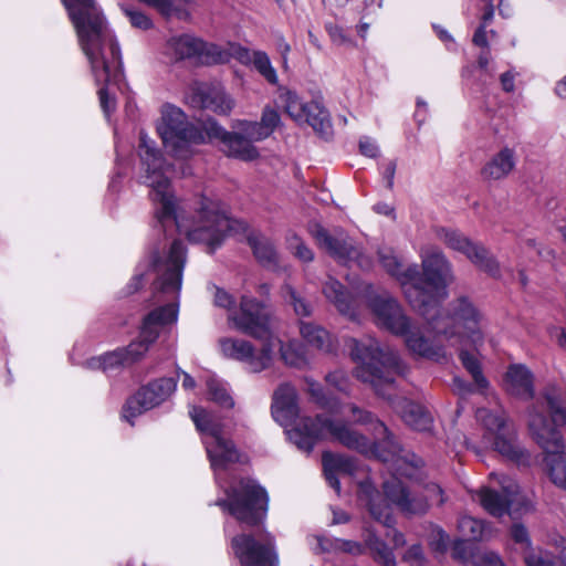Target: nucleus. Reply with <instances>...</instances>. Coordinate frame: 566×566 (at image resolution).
Wrapping results in <instances>:
<instances>
[{"label": "nucleus", "mask_w": 566, "mask_h": 566, "mask_svg": "<svg viewBox=\"0 0 566 566\" xmlns=\"http://www.w3.org/2000/svg\"><path fill=\"white\" fill-rule=\"evenodd\" d=\"M139 156L146 166V182L150 187V199L155 207L156 219L165 226L174 221L177 230L185 233L192 242L205 243L213 252L227 234H245L254 256L263 264L276 261V252L272 242L260 232L250 230L247 222L232 219L227 208L217 200L201 197L196 207V216L191 222L182 217V207L174 195L170 181L163 172V159L149 142L142 136Z\"/></svg>", "instance_id": "f257e3e1"}, {"label": "nucleus", "mask_w": 566, "mask_h": 566, "mask_svg": "<svg viewBox=\"0 0 566 566\" xmlns=\"http://www.w3.org/2000/svg\"><path fill=\"white\" fill-rule=\"evenodd\" d=\"M349 353L356 361L355 377L369 385L375 394L392 403L394 409L400 415L403 422L416 431H430L433 424L431 413L421 405L406 398L392 400L396 391V377L407 371L397 352L382 348L380 344L368 338L348 342Z\"/></svg>", "instance_id": "f03ea898"}, {"label": "nucleus", "mask_w": 566, "mask_h": 566, "mask_svg": "<svg viewBox=\"0 0 566 566\" xmlns=\"http://www.w3.org/2000/svg\"><path fill=\"white\" fill-rule=\"evenodd\" d=\"M75 29L82 51L97 83L117 81L122 73L119 48L108 33L106 21L94 0H62Z\"/></svg>", "instance_id": "7ed1b4c3"}, {"label": "nucleus", "mask_w": 566, "mask_h": 566, "mask_svg": "<svg viewBox=\"0 0 566 566\" xmlns=\"http://www.w3.org/2000/svg\"><path fill=\"white\" fill-rule=\"evenodd\" d=\"M427 328L432 339L429 345H443L446 356L448 348H459L463 345H480L484 340L486 319L482 311L468 297L461 296L452 301L444 314L438 312V306L429 307ZM442 360V358L440 359Z\"/></svg>", "instance_id": "20e7f679"}, {"label": "nucleus", "mask_w": 566, "mask_h": 566, "mask_svg": "<svg viewBox=\"0 0 566 566\" xmlns=\"http://www.w3.org/2000/svg\"><path fill=\"white\" fill-rule=\"evenodd\" d=\"M543 396L549 409L551 422L533 407L528 412L527 424L533 439L547 453L545 462L552 482L566 490V453L562 452L563 441L558 431L559 427L566 424L562 389L556 385H548Z\"/></svg>", "instance_id": "39448f33"}, {"label": "nucleus", "mask_w": 566, "mask_h": 566, "mask_svg": "<svg viewBox=\"0 0 566 566\" xmlns=\"http://www.w3.org/2000/svg\"><path fill=\"white\" fill-rule=\"evenodd\" d=\"M291 441L301 450L311 452L317 441L329 438L342 446L365 454H374L388 460L387 455L378 453L379 438L370 441L353 426L342 420H332L317 416L303 417L296 427L289 431Z\"/></svg>", "instance_id": "423d86ee"}, {"label": "nucleus", "mask_w": 566, "mask_h": 566, "mask_svg": "<svg viewBox=\"0 0 566 566\" xmlns=\"http://www.w3.org/2000/svg\"><path fill=\"white\" fill-rule=\"evenodd\" d=\"M368 306L376 324L395 335L403 336L407 347L413 354L440 361L446 356L443 345H429V339L410 329V319L396 298L385 293L369 298Z\"/></svg>", "instance_id": "0eeeda50"}, {"label": "nucleus", "mask_w": 566, "mask_h": 566, "mask_svg": "<svg viewBox=\"0 0 566 566\" xmlns=\"http://www.w3.org/2000/svg\"><path fill=\"white\" fill-rule=\"evenodd\" d=\"M422 273L419 280L410 281V285L419 287V300L409 302L421 315L429 314L447 297V286L453 281L451 263L444 253L434 245H424L420 250Z\"/></svg>", "instance_id": "6e6552de"}, {"label": "nucleus", "mask_w": 566, "mask_h": 566, "mask_svg": "<svg viewBox=\"0 0 566 566\" xmlns=\"http://www.w3.org/2000/svg\"><path fill=\"white\" fill-rule=\"evenodd\" d=\"M226 499L216 505L232 515L238 522L249 526L260 524L268 512L269 496L266 491L251 479H241L238 484L229 486Z\"/></svg>", "instance_id": "1a4fd4ad"}, {"label": "nucleus", "mask_w": 566, "mask_h": 566, "mask_svg": "<svg viewBox=\"0 0 566 566\" xmlns=\"http://www.w3.org/2000/svg\"><path fill=\"white\" fill-rule=\"evenodd\" d=\"M157 130L165 147L178 157H185L189 146L206 143V123L202 127L189 123L185 113L171 105L163 108Z\"/></svg>", "instance_id": "9d476101"}, {"label": "nucleus", "mask_w": 566, "mask_h": 566, "mask_svg": "<svg viewBox=\"0 0 566 566\" xmlns=\"http://www.w3.org/2000/svg\"><path fill=\"white\" fill-rule=\"evenodd\" d=\"M189 413L197 429L205 436L203 443L213 470L226 469L228 464L239 461L238 450L223 436L220 421L200 407L193 406Z\"/></svg>", "instance_id": "9b49d317"}, {"label": "nucleus", "mask_w": 566, "mask_h": 566, "mask_svg": "<svg viewBox=\"0 0 566 566\" xmlns=\"http://www.w3.org/2000/svg\"><path fill=\"white\" fill-rule=\"evenodd\" d=\"M476 418L485 429L483 434L485 447L510 460L517 462L525 460L526 453L517 444L515 431L509 424L506 413L503 410L492 411L480 408L476 411Z\"/></svg>", "instance_id": "f8f14e48"}, {"label": "nucleus", "mask_w": 566, "mask_h": 566, "mask_svg": "<svg viewBox=\"0 0 566 566\" xmlns=\"http://www.w3.org/2000/svg\"><path fill=\"white\" fill-rule=\"evenodd\" d=\"M386 497L405 514H422L429 507V502H444L443 491L436 483L424 486L419 484L407 488L400 480L392 479L384 483Z\"/></svg>", "instance_id": "ddd939ff"}, {"label": "nucleus", "mask_w": 566, "mask_h": 566, "mask_svg": "<svg viewBox=\"0 0 566 566\" xmlns=\"http://www.w3.org/2000/svg\"><path fill=\"white\" fill-rule=\"evenodd\" d=\"M271 317L265 306L250 296H242L239 311L228 314V323L237 331L258 339L280 343L271 331Z\"/></svg>", "instance_id": "4468645a"}, {"label": "nucleus", "mask_w": 566, "mask_h": 566, "mask_svg": "<svg viewBox=\"0 0 566 566\" xmlns=\"http://www.w3.org/2000/svg\"><path fill=\"white\" fill-rule=\"evenodd\" d=\"M316 244L325 250L337 262L349 265L356 263L361 269H369L371 261L365 256L361 248L343 231L335 229L332 233L319 224H314L310 230Z\"/></svg>", "instance_id": "2eb2a0df"}, {"label": "nucleus", "mask_w": 566, "mask_h": 566, "mask_svg": "<svg viewBox=\"0 0 566 566\" xmlns=\"http://www.w3.org/2000/svg\"><path fill=\"white\" fill-rule=\"evenodd\" d=\"M230 547L241 566H279V556L272 536L256 539L252 534L240 533L230 541Z\"/></svg>", "instance_id": "dca6fc26"}, {"label": "nucleus", "mask_w": 566, "mask_h": 566, "mask_svg": "<svg viewBox=\"0 0 566 566\" xmlns=\"http://www.w3.org/2000/svg\"><path fill=\"white\" fill-rule=\"evenodd\" d=\"M186 263V248L181 241L171 242L163 258L153 255L151 268L157 281L156 286L164 293H178L181 287L182 270Z\"/></svg>", "instance_id": "f3484780"}, {"label": "nucleus", "mask_w": 566, "mask_h": 566, "mask_svg": "<svg viewBox=\"0 0 566 566\" xmlns=\"http://www.w3.org/2000/svg\"><path fill=\"white\" fill-rule=\"evenodd\" d=\"M177 381L170 377L155 379L139 388L123 408V417L133 419L166 401L176 390Z\"/></svg>", "instance_id": "a211bd4d"}, {"label": "nucleus", "mask_w": 566, "mask_h": 566, "mask_svg": "<svg viewBox=\"0 0 566 566\" xmlns=\"http://www.w3.org/2000/svg\"><path fill=\"white\" fill-rule=\"evenodd\" d=\"M264 342L263 346L256 350L245 339L222 337L219 339V346L224 357L243 363L252 373H260L270 367L275 347L274 342Z\"/></svg>", "instance_id": "6ab92c4d"}, {"label": "nucleus", "mask_w": 566, "mask_h": 566, "mask_svg": "<svg viewBox=\"0 0 566 566\" xmlns=\"http://www.w3.org/2000/svg\"><path fill=\"white\" fill-rule=\"evenodd\" d=\"M279 99L285 113L296 123H306L319 133H325L329 128L328 113L319 103L303 102L290 90H282Z\"/></svg>", "instance_id": "aec40b11"}, {"label": "nucleus", "mask_w": 566, "mask_h": 566, "mask_svg": "<svg viewBox=\"0 0 566 566\" xmlns=\"http://www.w3.org/2000/svg\"><path fill=\"white\" fill-rule=\"evenodd\" d=\"M440 238L448 248L463 253L480 270L492 276L500 274L499 262L483 244L473 242L455 230L443 229Z\"/></svg>", "instance_id": "412c9836"}, {"label": "nucleus", "mask_w": 566, "mask_h": 566, "mask_svg": "<svg viewBox=\"0 0 566 566\" xmlns=\"http://www.w3.org/2000/svg\"><path fill=\"white\" fill-rule=\"evenodd\" d=\"M378 259L384 270L400 283L408 302L418 301L420 290L410 285V281L419 280L418 266L413 264L403 270L400 259L391 248L379 249Z\"/></svg>", "instance_id": "4be33fe9"}, {"label": "nucleus", "mask_w": 566, "mask_h": 566, "mask_svg": "<svg viewBox=\"0 0 566 566\" xmlns=\"http://www.w3.org/2000/svg\"><path fill=\"white\" fill-rule=\"evenodd\" d=\"M211 139H220L229 156L242 160H254L259 156L256 148L242 133H229L213 119L206 122V142Z\"/></svg>", "instance_id": "5701e85b"}, {"label": "nucleus", "mask_w": 566, "mask_h": 566, "mask_svg": "<svg viewBox=\"0 0 566 566\" xmlns=\"http://www.w3.org/2000/svg\"><path fill=\"white\" fill-rule=\"evenodd\" d=\"M190 99L193 106L219 115H229L234 107L233 98L220 85L196 84Z\"/></svg>", "instance_id": "b1692460"}, {"label": "nucleus", "mask_w": 566, "mask_h": 566, "mask_svg": "<svg viewBox=\"0 0 566 566\" xmlns=\"http://www.w3.org/2000/svg\"><path fill=\"white\" fill-rule=\"evenodd\" d=\"M272 416L282 426L291 424L298 416L297 392L290 384H281L272 397Z\"/></svg>", "instance_id": "393cba45"}, {"label": "nucleus", "mask_w": 566, "mask_h": 566, "mask_svg": "<svg viewBox=\"0 0 566 566\" xmlns=\"http://www.w3.org/2000/svg\"><path fill=\"white\" fill-rule=\"evenodd\" d=\"M178 319V306L167 304L148 313L142 323L139 336L150 346L157 340L161 329Z\"/></svg>", "instance_id": "a878e982"}, {"label": "nucleus", "mask_w": 566, "mask_h": 566, "mask_svg": "<svg viewBox=\"0 0 566 566\" xmlns=\"http://www.w3.org/2000/svg\"><path fill=\"white\" fill-rule=\"evenodd\" d=\"M322 464L328 484L337 492H340L339 476H354L358 471L356 462L342 454L324 452Z\"/></svg>", "instance_id": "bb28decb"}, {"label": "nucleus", "mask_w": 566, "mask_h": 566, "mask_svg": "<svg viewBox=\"0 0 566 566\" xmlns=\"http://www.w3.org/2000/svg\"><path fill=\"white\" fill-rule=\"evenodd\" d=\"M503 493L490 489H482L478 492L479 501L482 507L491 515L500 517L504 515L513 503V496L517 493V486L507 479L503 482Z\"/></svg>", "instance_id": "cd10ccee"}, {"label": "nucleus", "mask_w": 566, "mask_h": 566, "mask_svg": "<svg viewBox=\"0 0 566 566\" xmlns=\"http://www.w3.org/2000/svg\"><path fill=\"white\" fill-rule=\"evenodd\" d=\"M505 390L521 399L534 397V377L532 371L524 365H511L504 376Z\"/></svg>", "instance_id": "c85d7f7f"}, {"label": "nucleus", "mask_w": 566, "mask_h": 566, "mask_svg": "<svg viewBox=\"0 0 566 566\" xmlns=\"http://www.w3.org/2000/svg\"><path fill=\"white\" fill-rule=\"evenodd\" d=\"M515 166L516 156L514 149L504 147L482 167L481 177L485 181H499L510 176Z\"/></svg>", "instance_id": "c756f323"}, {"label": "nucleus", "mask_w": 566, "mask_h": 566, "mask_svg": "<svg viewBox=\"0 0 566 566\" xmlns=\"http://www.w3.org/2000/svg\"><path fill=\"white\" fill-rule=\"evenodd\" d=\"M168 46L175 53L177 59H190L201 56L203 54L210 55L217 50L214 45L208 44L201 39L189 34L170 39Z\"/></svg>", "instance_id": "7c9ffc66"}, {"label": "nucleus", "mask_w": 566, "mask_h": 566, "mask_svg": "<svg viewBox=\"0 0 566 566\" xmlns=\"http://www.w3.org/2000/svg\"><path fill=\"white\" fill-rule=\"evenodd\" d=\"M360 497L367 501L368 509L373 517L387 527L395 523L391 515V507L378 494V492L367 482L359 484Z\"/></svg>", "instance_id": "2f4dec72"}, {"label": "nucleus", "mask_w": 566, "mask_h": 566, "mask_svg": "<svg viewBox=\"0 0 566 566\" xmlns=\"http://www.w3.org/2000/svg\"><path fill=\"white\" fill-rule=\"evenodd\" d=\"M323 293L339 313L352 318L355 317L354 300L340 282L328 279L324 284Z\"/></svg>", "instance_id": "473e14b6"}, {"label": "nucleus", "mask_w": 566, "mask_h": 566, "mask_svg": "<svg viewBox=\"0 0 566 566\" xmlns=\"http://www.w3.org/2000/svg\"><path fill=\"white\" fill-rule=\"evenodd\" d=\"M300 334L303 340L315 349L327 353L334 348L332 335L314 322L300 321Z\"/></svg>", "instance_id": "72a5a7b5"}, {"label": "nucleus", "mask_w": 566, "mask_h": 566, "mask_svg": "<svg viewBox=\"0 0 566 566\" xmlns=\"http://www.w3.org/2000/svg\"><path fill=\"white\" fill-rule=\"evenodd\" d=\"M551 544L555 548V562L547 559L543 552H531L526 555V566H566V538L557 535Z\"/></svg>", "instance_id": "f704fd0d"}, {"label": "nucleus", "mask_w": 566, "mask_h": 566, "mask_svg": "<svg viewBox=\"0 0 566 566\" xmlns=\"http://www.w3.org/2000/svg\"><path fill=\"white\" fill-rule=\"evenodd\" d=\"M458 528L468 541H483L491 537V530L486 524L472 516H462L459 520Z\"/></svg>", "instance_id": "c9c22d12"}, {"label": "nucleus", "mask_w": 566, "mask_h": 566, "mask_svg": "<svg viewBox=\"0 0 566 566\" xmlns=\"http://www.w3.org/2000/svg\"><path fill=\"white\" fill-rule=\"evenodd\" d=\"M120 366H129L126 363L125 354L122 353L120 348L107 353L99 357H94L87 361V367L91 369H101L108 371Z\"/></svg>", "instance_id": "e433bc0d"}, {"label": "nucleus", "mask_w": 566, "mask_h": 566, "mask_svg": "<svg viewBox=\"0 0 566 566\" xmlns=\"http://www.w3.org/2000/svg\"><path fill=\"white\" fill-rule=\"evenodd\" d=\"M349 410L356 423H371L377 434L384 438V443L391 446L387 427L376 419L371 412L360 409L356 405H349Z\"/></svg>", "instance_id": "4c0bfd02"}, {"label": "nucleus", "mask_w": 566, "mask_h": 566, "mask_svg": "<svg viewBox=\"0 0 566 566\" xmlns=\"http://www.w3.org/2000/svg\"><path fill=\"white\" fill-rule=\"evenodd\" d=\"M459 357L463 367L471 374L475 385L480 389L488 388L489 381L482 374L480 361L476 356L465 350H461Z\"/></svg>", "instance_id": "58836bf2"}, {"label": "nucleus", "mask_w": 566, "mask_h": 566, "mask_svg": "<svg viewBox=\"0 0 566 566\" xmlns=\"http://www.w3.org/2000/svg\"><path fill=\"white\" fill-rule=\"evenodd\" d=\"M366 544L375 553V558L384 566H396V559L391 549L380 541L376 535L369 534L366 537Z\"/></svg>", "instance_id": "ea45409f"}, {"label": "nucleus", "mask_w": 566, "mask_h": 566, "mask_svg": "<svg viewBox=\"0 0 566 566\" xmlns=\"http://www.w3.org/2000/svg\"><path fill=\"white\" fill-rule=\"evenodd\" d=\"M252 63L258 72L271 84H276L279 78L275 69L272 66L270 57L265 52L254 51L252 53Z\"/></svg>", "instance_id": "a19ab883"}, {"label": "nucleus", "mask_w": 566, "mask_h": 566, "mask_svg": "<svg viewBox=\"0 0 566 566\" xmlns=\"http://www.w3.org/2000/svg\"><path fill=\"white\" fill-rule=\"evenodd\" d=\"M283 295H284L285 301L290 305H292L296 315L304 316V317H307L311 315L312 306L291 285H285L283 287Z\"/></svg>", "instance_id": "79ce46f5"}, {"label": "nucleus", "mask_w": 566, "mask_h": 566, "mask_svg": "<svg viewBox=\"0 0 566 566\" xmlns=\"http://www.w3.org/2000/svg\"><path fill=\"white\" fill-rule=\"evenodd\" d=\"M280 353L281 358L286 365L301 368L306 364V358L295 342L281 344Z\"/></svg>", "instance_id": "37998d69"}, {"label": "nucleus", "mask_w": 566, "mask_h": 566, "mask_svg": "<svg viewBox=\"0 0 566 566\" xmlns=\"http://www.w3.org/2000/svg\"><path fill=\"white\" fill-rule=\"evenodd\" d=\"M511 537L512 539L521 546V549L524 554V560L526 562V555L531 552H542L541 549H535L532 547V542L530 538L528 531L522 524H514L511 527Z\"/></svg>", "instance_id": "c03bdc74"}, {"label": "nucleus", "mask_w": 566, "mask_h": 566, "mask_svg": "<svg viewBox=\"0 0 566 566\" xmlns=\"http://www.w3.org/2000/svg\"><path fill=\"white\" fill-rule=\"evenodd\" d=\"M149 347L150 345L138 336L137 340L132 342L127 347L120 348V350L125 354L126 363L132 365L142 359L149 350Z\"/></svg>", "instance_id": "a18cd8bd"}, {"label": "nucleus", "mask_w": 566, "mask_h": 566, "mask_svg": "<svg viewBox=\"0 0 566 566\" xmlns=\"http://www.w3.org/2000/svg\"><path fill=\"white\" fill-rule=\"evenodd\" d=\"M240 132L252 143L265 139L269 137L260 122H241L238 125Z\"/></svg>", "instance_id": "49530a36"}, {"label": "nucleus", "mask_w": 566, "mask_h": 566, "mask_svg": "<svg viewBox=\"0 0 566 566\" xmlns=\"http://www.w3.org/2000/svg\"><path fill=\"white\" fill-rule=\"evenodd\" d=\"M307 390L313 397V399L323 408H327L332 412H339L338 407L335 401L327 400L323 394L322 387L319 384L314 380L306 379Z\"/></svg>", "instance_id": "de8ad7c7"}, {"label": "nucleus", "mask_w": 566, "mask_h": 566, "mask_svg": "<svg viewBox=\"0 0 566 566\" xmlns=\"http://www.w3.org/2000/svg\"><path fill=\"white\" fill-rule=\"evenodd\" d=\"M208 392L210 399L214 402L219 403L223 408H231L233 406V400L228 394L227 389L223 388L216 381L208 382Z\"/></svg>", "instance_id": "09e8293b"}, {"label": "nucleus", "mask_w": 566, "mask_h": 566, "mask_svg": "<svg viewBox=\"0 0 566 566\" xmlns=\"http://www.w3.org/2000/svg\"><path fill=\"white\" fill-rule=\"evenodd\" d=\"M470 562L474 566H504L500 556L494 552H478L472 554Z\"/></svg>", "instance_id": "8fccbe9b"}, {"label": "nucleus", "mask_w": 566, "mask_h": 566, "mask_svg": "<svg viewBox=\"0 0 566 566\" xmlns=\"http://www.w3.org/2000/svg\"><path fill=\"white\" fill-rule=\"evenodd\" d=\"M281 117L276 109L268 106L263 109L260 124L270 136L274 129L280 125Z\"/></svg>", "instance_id": "3c124183"}, {"label": "nucleus", "mask_w": 566, "mask_h": 566, "mask_svg": "<svg viewBox=\"0 0 566 566\" xmlns=\"http://www.w3.org/2000/svg\"><path fill=\"white\" fill-rule=\"evenodd\" d=\"M293 254L302 262H312L314 260L313 251L296 235L290 241Z\"/></svg>", "instance_id": "603ef678"}, {"label": "nucleus", "mask_w": 566, "mask_h": 566, "mask_svg": "<svg viewBox=\"0 0 566 566\" xmlns=\"http://www.w3.org/2000/svg\"><path fill=\"white\" fill-rule=\"evenodd\" d=\"M214 305L219 307H223L228 310V312L235 311L233 308L234 300L233 297L224 290L214 287Z\"/></svg>", "instance_id": "864d4df0"}, {"label": "nucleus", "mask_w": 566, "mask_h": 566, "mask_svg": "<svg viewBox=\"0 0 566 566\" xmlns=\"http://www.w3.org/2000/svg\"><path fill=\"white\" fill-rule=\"evenodd\" d=\"M326 30L333 43L335 44L345 45L350 42V39L348 38L346 31L342 27L337 24H328L326 27Z\"/></svg>", "instance_id": "5fc2aeb1"}, {"label": "nucleus", "mask_w": 566, "mask_h": 566, "mask_svg": "<svg viewBox=\"0 0 566 566\" xmlns=\"http://www.w3.org/2000/svg\"><path fill=\"white\" fill-rule=\"evenodd\" d=\"M449 537L441 528H433L431 532L430 546L437 552H443L447 548Z\"/></svg>", "instance_id": "6e6d98bb"}, {"label": "nucleus", "mask_w": 566, "mask_h": 566, "mask_svg": "<svg viewBox=\"0 0 566 566\" xmlns=\"http://www.w3.org/2000/svg\"><path fill=\"white\" fill-rule=\"evenodd\" d=\"M130 23L139 29L147 30L151 28V20L140 11L127 10L126 11Z\"/></svg>", "instance_id": "4d7b16f0"}, {"label": "nucleus", "mask_w": 566, "mask_h": 566, "mask_svg": "<svg viewBox=\"0 0 566 566\" xmlns=\"http://www.w3.org/2000/svg\"><path fill=\"white\" fill-rule=\"evenodd\" d=\"M403 559L412 566H422L424 562L423 551L419 545H412L403 555Z\"/></svg>", "instance_id": "13d9d810"}, {"label": "nucleus", "mask_w": 566, "mask_h": 566, "mask_svg": "<svg viewBox=\"0 0 566 566\" xmlns=\"http://www.w3.org/2000/svg\"><path fill=\"white\" fill-rule=\"evenodd\" d=\"M99 104L106 115H109L116 106L114 96L108 93L107 87L98 90Z\"/></svg>", "instance_id": "bf43d9fd"}, {"label": "nucleus", "mask_w": 566, "mask_h": 566, "mask_svg": "<svg viewBox=\"0 0 566 566\" xmlns=\"http://www.w3.org/2000/svg\"><path fill=\"white\" fill-rule=\"evenodd\" d=\"M326 381L338 390L347 388V378L343 371H334L326 376Z\"/></svg>", "instance_id": "052dcab7"}, {"label": "nucleus", "mask_w": 566, "mask_h": 566, "mask_svg": "<svg viewBox=\"0 0 566 566\" xmlns=\"http://www.w3.org/2000/svg\"><path fill=\"white\" fill-rule=\"evenodd\" d=\"M359 148L363 155L374 158L378 154V147L376 143L369 138L361 139L359 142Z\"/></svg>", "instance_id": "680f3d73"}, {"label": "nucleus", "mask_w": 566, "mask_h": 566, "mask_svg": "<svg viewBox=\"0 0 566 566\" xmlns=\"http://www.w3.org/2000/svg\"><path fill=\"white\" fill-rule=\"evenodd\" d=\"M338 547L343 552L350 553V554H361L363 553V545L360 543L354 542V541H340Z\"/></svg>", "instance_id": "e2e57ef3"}, {"label": "nucleus", "mask_w": 566, "mask_h": 566, "mask_svg": "<svg viewBox=\"0 0 566 566\" xmlns=\"http://www.w3.org/2000/svg\"><path fill=\"white\" fill-rule=\"evenodd\" d=\"M472 42L478 46L488 49L489 43H488L486 31H485L484 24H482L481 27H479L476 29V31L474 32Z\"/></svg>", "instance_id": "0e129e2a"}, {"label": "nucleus", "mask_w": 566, "mask_h": 566, "mask_svg": "<svg viewBox=\"0 0 566 566\" xmlns=\"http://www.w3.org/2000/svg\"><path fill=\"white\" fill-rule=\"evenodd\" d=\"M515 76L512 72H505L501 75V85L503 91L511 93L514 91Z\"/></svg>", "instance_id": "69168bd1"}, {"label": "nucleus", "mask_w": 566, "mask_h": 566, "mask_svg": "<svg viewBox=\"0 0 566 566\" xmlns=\"http://www.w3.org/2000/svg\"><path fill=\"white\" fill-rule=\"evenodd\" d=\"M277 50H279V52L282 55L283 67H286L287 66V55H289V53L291 51V46H290V44L283 38L279 39Z\"/></svg>", "instance_id": "338daca9"}, {"label": "nucleus", "mask_w": 566, "mask_h": 566, "mask_svg": "<svg viewBox=\"0 0 566 566\" xmlns=\"http://www.w3.org/2000/svg\"><path fill=\"white\" fill-rule=\"evenodd\" d=\"M465 545L467 544L463 541L455 543V545L453 547V556L458 559H461L464 563H468L469 558H467L465 556L462 555V549L465 547Z\"/></svg>", "instance_id": "774afa93"}]
</instances>
